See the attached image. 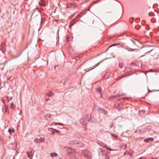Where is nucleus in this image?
Instances as JSON below:
<instances>
[{
    "mask_svg": "<svg viewBox=\"0 0 159 159\" xmlns=\"http://www.w3.org/2000/svg\"><path fill=\"white\" fill-rule=\"evenodd\" d=\"M82 153L84 157L89 159H91L92 158V154L90 152L87 150H83L82 152Z\"/></svg>",
    "mask_w": 159,
    "mask_h": 159,
    "instance_id": "obj_1",
    "label": "nucleus"
},
{
    "mask_svg": "<svg viewBox=\"0 0 159 159\" xmlns=\"http://www.w3.org/2000/svg\"><path fill=\"white\" fill-rule=\"evenodd\" d=\"M67 153L70 157H72L75 155V154L77 153H75V150L70 148H68L67 150Z\"/></svg>",
    "mask_w": 159,
    "mask_h": 159,
    "instance_id": "obj_2",
    "label": "nucleus"
},
{
    "mask_svg": "<svg viewBox=\"0 0 159 159\" xmlns=\"http://www.w3.org/2000/svg\"><path fill=\"white\" fill-rule=\"evenodd\" d=\"M78 6V4L75 2H68L66 5V7L69 8H76Z\"/></svg>",
    "mask_w": 159,
    "mask_h": 159,
    "instance_id": "obj_3",
    "label": "nucleus"
},
{
    "mask_svg": "<svg viewBox=\"0 0 159 159\" xmlns=\"http://www.w3.org/2000/svg\"><path fill=\"white\" fill-rule=\"evenodd\" d=\"M2 110L3 111L7 114L8 115L10 113V111L8 109L7 106L5 105L2 108Z\"/></svg>",
    "mask_w": 159,
    "mask_h": 159,
    "instance_id": "obj_4",
    "label": "nucleus"
},
{
    "mask_svg": "<svg viewBox=\"0 0 159 159\" xmlns=\"http://www.w3.org/2000/svg\"><path fill=\"white\" fill-rule=\"evenodd\" d=\"M130 133L131 132L129 131L125 132L123 133V136L126 137H129L131 136V134H130Z\"/></svg>",
    "mask_w": 159,
    "mask_h": 159,
    "instance_id": "obj_5",
    "label": "nucleus"
},
{
    "mask_svg": "<svg viewBox=\"0 0 159 159\" xmlns=\"http://www.w3.org/2000/svg\"><path fill=\"white\" fill-rule=\"evenodd\" d=\"M1 49L2 52L4 53L6 51V45L3 42H2L1 44Z\"/></svg>",
    "mask_w": 159,
    "mask_h": 159,
    "instance_id": "obj_6",
    "label": "nucleus"
},
{
    "mask_svg": "<svg viewBox=\"0 0 159 159\" xmlns=\"http://www.w3.org/2000/svg\"><path fill=\"white\" fill-rule=\"evenodd\" d=\"M100 145L101 146L104 147V148H107V149L108 150H110V151H113L114 150L113 149H111V148H108L107 147V145L104 143H100Z\"/></svg>",
    "mask_w": 159,
    "mask_h": 159,
    "instance_id": "obj_7",
    "label": "nucleus"
},
{
    "mask_svg": "<svg viewBox=\"0 0 159 159\" xmlns=\"http://www.w3.org/2000/svg\"><path fill=\"white\" fill-rule=\"evenodd\" d=\"M81 157L77 153L75 154V155L73 156L72 159H81Z\"/></svg>",
    "mask_w": 159,
    "mask_h": 159,
    "instance_id": "obj_8",
    "label": "nucleus"
},
{
    "mask_svg": "<svg viewBox=\"0 0 159 159\" xmlns=\"http://www.w3.org/2000/svg\"><path fill=\"white\" fill-rule=\"evenodd\" d=\"M98 111L100 112L103 113L105 114H107V112L106 111L104 110L102 108H99L98 109Z\"/></svg>",
    "mask_w": 159,
    "mask_h": 159,
    "instance_id": "obj_9",
    "label": "nucleus"
},
{
    "mask_svg": "<svg viewBox=\"0 0 159 159\" xmlns=\"http://www.w3.org/2000/svg\"><path fill=\"white\" fill-rule=\"evenodd\" d=\"M80 123L84 127H85L86 125V123L85 122L84 119H81L80 120Z\"/></svg>",
    "mask_w": 159,
    "mask_h": 159,
    "instance_id": "obj_10",
    "label": "nucleus"
},
{
    "mask_svg": "<svg viewBox=\"0 0 159 159\" xmlns=\"http://www.w3.org/2000/svg\"><path fill=\"white\" fill-rule=\"evenodd\" d=\"M153 138H148L144 139V141L146 142H149L150 141H152L153 140Z\"/></svg>",
    "mask_w": 159,
    "mask_h": 159,
    "instance_id": "obj_11",
    "label": "nucleus"
},
{
    "mask_svg": "<svg viewBox=\"0 0 159 159\" xmlns=\"http://www.w3.org/2000/svg\"><path fill=\"white\" fill-rule=\"evenodd\" d=\"M26 153L27 154L28 157L29 158H30L33 156V154L32 153V151L27 152Z\"/></svg>",
    "mask_w": 159,
    "mask_h": 159,
    "instance_id": "obj_12",
    "label": "nucleus"
},
{
    "mask_svg": "<svg viewBox=\"0 0 159 159\" xmlns=\"http://www.w3.org/2000/svg\"><path fill=\"white\" fill-rule=\"evenodd\" d=\"M153 52L151 54L152 56H153V55H154V54H155L156 53V52L155 51H154L153 49H152L150 50V51H148L147 52H146L145 53V54H146L148 52Z\"/></svg>",
    "mask_w": 159,
    "mask_h": 159,
    "instance_id": "obj_13",
    "label": "nucleus"
},
{
    "mask_svg": "<svg viewBox=\"0 0 159 159\" xmlns=\"http://www.w3.org/2000/svg\"><path fill=\"white\" fill-rule=\"evenodd\" d=\"M111 135L112 137L115 138V140H116L118 139V136L116 134L114 133H111Z\"/></svg>",
    "mask_w": 159,
    "mask_h": 159,
    "instance_id": "obj_14",
    "label": "nucleus"
},
{
    "mask_svg": "<svg viewBox=\"0 0 159 159\" xmlns=\"http://www.w3.org/2000/svg\"><path fill=\"white\" fill-rule=\"evenodd\" d=\"M96 90V92H99L100 94H102V90L100 87L97 88Z\"/></svg>",
    "mask_w": 159,
    "mask_h": 159,
    "instance_id": "obj_15",
    "label": "nucleus"
},
{
    "mask_svg": "<svg viewBox=\"0 0 159 159\" xmlns=\"http://www.w3.org/2000/svg\"><path fill=\"white\" fill-rule=\"evenodd\" d=\"M15 132V130L14 129H8V132L10 133V134L11 135L12 133H14Z\"/></svg>",
    "mask_w": 159,
    "mask_h": 159,
    "instance_id": "obj_16",
    "label": "nucleus"
},
{
    "mask_svg": "<svg viewBox=\"0 0 159 159\" xmlns=\"http://www.w3.org/2000/svg\"><path fill=\"white\" fill-rule=\"evenodd\" d=\"M50 156L51 157H57V153L55 152L52 153H50Z\"/></svg>",
    "mask_w": 159,
    "mask_h": 159,
    "instance_id": "obj_17",
    "label": "nucleus"
},
{
    "mask_svg": "<svg viewBox=\"0 0 159 159\" xmlns=\"http://www.w3.org/2000/svg\"><path fill=\"white\" fill-rule=\"evenodd\" d=\"M16 105L13 103H12L11 105V108L12 110H14L15 108Z\"/></svg>",
    "mask_w": 159,
    "mask_h": 159,
    "instance_id": "obj_18",
    "label": "nucleus"
},
{
    "mask_svg": "<svg viewBox=\"0 0 159 159\" xmlns=\"http://www.w3.org/2000/svg\"><path fill=\"white\" fill-rule=\"evenodd\" d=\"M145 112V111L144 110L139 111V113L140 115H143Z\"/></svg>",
    "mask_w": 159,
    "mask_h": 159,
    "instance_id": "obj_19",
    "label": "nucleus"
},
{
    "mask_svg": "<svg viewBox=\"0 0 159 159\" xmlns=\"http://www.w3.org/2000/svg\"><path fill=\"white\" fill-rule=\"evenodd\" d=\"M91 118V116L89 115H87L86 116V119L88 121H89Z\"/></svg>",
    "mask_w": 159,
    "mask_h": 159,
    "instance_id": "obj_20",
    "label": "nucleus"
},
{
    "mask_svg": "<svg viewBox=\"0 0 159 159\" xmlns=\"http://www.w3.org/2000/svg\"><path fill=\"white\" fill-rule=\"evenodd\" d=\"M34 141L36 143H39L41 142L40 140L37 138L35 139H34Z\"/></svg>",
    "mask_w": 159,
    "mask_h": 159,
    "instance_id": "obj_21",
    "label": "nucleus"
},
{
    "mask_svg": "<svg viewBox=\"0 0 159 159\" xmlns=\"http://www.w3.org/2000/svg\"><path fill=\"white\" fill-rule=\"evenodd\" d=\"M83 13L81 12L79 14H78L77 16H76V18H80L81 17H82L83 16Z\"/></svg>",
    "mask_w": 159,
    "mask_h": 159,
    "instance_id": "obj_22",
    "label": "nucleus"
},
{
    "mask_svg": "<svg viewBox=\"0 0 159 159\" xmlns=\"http://www.w3.org/2000/svg\"><path fill=\"white\" fill-rule=\"evenodd\" d=\"M12 98L10 97H7L6 98V101H7V102H8L10 100H12Z\"/></svg>",
    "mask_w": 159,
    "mask_h": 159,
    "instance_id": "obj_23",
    "label": "nucleus"
},
{
    "mask_svg": "<svg viewBox=\"0 0 159 159\" xmlns=\"http://www.w3.org/2000/svg\"><path fill=\"white\" fill-rule=\"evenodd\" d=\"M47 95L48 97H52L53 95V93L52 92L47 93Z\"/></svg>",
    "mask_w": 159,
    "mask_h": 159,
    "instance_id": "obj_24",
    "label": "nucleus"
},
{
    "mask_svg": "<svg viewBox=\"0 0 159 159\" xmlns=\"http://www.w3.org/2000/svg\"><path fill=\"white\" fill-rule=\"evenodd\" d=\"M52 115L51 114H47L45 115V117L47 119L51 117Z\"/></svg>",
    "mask_w": 159,
    "mask_h": 159,
    "instance_id": "obj_25",
    "label": "nucleus"
},
{
    "mask_svg": "<svg viewBox=\"0 0 159 159\" xmlns=\"http://www.w3.org/2000/svg\"><path fill=\"white\" fill-rule=\"evenodd\" d=\"M124 65L122 63H120L119 64V66L120 67V68H122L123 66Z\"/></svg>",
    "mask_w": 159,
    "mask_h": 159,
    "instance_id": "obj_26",
    "label": "nucleus"
},
{
    "mask_svg": "<svg viewBox=\"0 0 159 159\" xmlns=\"http://www.w3.org/2000/svg\"><path fill=\"white\" fill-rule=\"evenodd\" d=\"M101 62V61H100V62H99L98 63H97V64H96V65H95V66H94V67H93V68H95V67H96V66H98L99 65V63Z\"/></svg>",
    "mask_w": 159,
    "mask_h": 159,
    "instance_id": "obj_27",
    "label": "nucleus"
},
{
    "mask_svg": "<svg viewBox=\"0 0 159 159\" xmlns=\"http://www.w3.org/2000/svg\"><path fill=\"white\" fill-rule=\"evenodd\" d=\"M39 139L40 140L41 142L42 141H43L45 140L44 138H40Z\"/></svg>",
    "mask_w": 159,
    "mask_h": 159,
    "instance_id": "obj_28",
    "label": "nucleus"
},
{
    "mask_svg": "<svg viewBox=\"0 0 159 159\" xmlns=\"http://www.w3.org/2000/svg\"><path fill=\"white\" fill-rule=\"evenodd\" d=\"M99 0H97L95 1H94L91 4V5H93L94 4H96L98 2V1Z\"/></svg>",
    "mask_w": 159,
    "mask_h": 159,
    "instance_id": "obj_29",
    "label": "nucleus"
},
{
    "mask_svg": "<svg viewBox=\"0 0 159 159\" xmlns=\"http://www.w3.org/2000/svg\"><path fill=\"white\" fill-rule=\"evenodd\" d=\"M135 133H138L139 134L141 133L142 132L140 130H135Z\"/></svg>",
    "mask_w": 159,
    "mask_h": 159,
    "instance_id": "obj_30",
    "label": "nucleus"
},
{
    "mask_svg": "<svg viewBox=\"0 0 159 159\" xmlns=\"http://www.w3.org/2000/svg\"><path fill=\"white\" fill-rule=\"evenodd\" d=\"M83 55V54H81L79 55H77V56L76 57L77 58H80Z\"/></svg>",
    "mask_w": 159,
    "mask_h": 159,
    "instance_id": "obj_31",
    "label": "nucleus"
},
{
    "mask_svg": "<svg viewBox=\"0 0 159 159\" xmlns=\"http://www.w3.org/2000/svg\"><path fill=\"white\" fill-rule=\"evenodd\" d=\"M114 125V124H113V122H111V123L110 124V128H112L113 126Z\"/></svg>",
    "mask_w": 159,
    "mask_h": 159,
    "instance_id": "obj_32",
    "label": "nucleus"
},
{
    "mask_svg": "<svg viewBox=\"0 0 159 159\" xmlns=\"http://www.w3.org/2000/svg\"><path fill=\"white\" fill-rule=\"evenodd\" d=\"M125 76H126V75H123L121 77L118 78H117V80H119L120 79H121V78H123V77H125Z\"/></svg>",
    "mask_w": 159,
    "mask_h": 159,
    "instance_id": "obj_33",
    "label": "nucleus"
},
{
    "mask_svg": "<svg viewBox=\"0 0 159 159\" xmlns=\"http://www.w3.org/2000/svg\"><path fill=\"white\" fill-rule=\"evenodd\" d=\"M129 98L127 97H125V98H121V99H123V100H126V99H129Z\"/></svg>",
    "mask_w": 159,
    "mask_h": 159,
    "instance_id": "obj_34",
    "label": "nucleus"
},
{
    "mask_svg": "<svg viewBox=\"0 0 159 159\" xmlns=\"http://www.w3.org/2000/svg\"><path fill=\"white\" fill-rule=\"evenodd\" d=\"M123 95H124V94H121V95H117L116 96V97H115V98H116V97H120V96H121Z\"/></svg>",
    "mask_w": 159,
    "mask_h": 159,
    "instance_id": "obj_35",
    "label": "nucleus"
},
{
    "mask_svg": "<svg viewBox=\"0 0 159 159\" xmlns=\"http://www.w3.org/2000/svg\"><path fill=\"white\" fill-rule=\"evenodd\" d=\"M131 65H133L134 66H136L137 64L135 62H133L131 64Z\"/></svg>",
    "mask_w": 159,
    "mask_h": 159,
    "instance_id": "obj_36",
    "label": "nucleus"
},
{
    "mask_svg": "<svg viewBox=\"0 0 159 159\" xmlns=\"http://www.w3.org/2000/svg\"><path fill=\"white\" fill-rule=\"evenodd\" d=\"M45 20V19L43 18H41V22H43Z\"/></svg>",
    "mask_w": 159,
    "mask_h": 159,
    "instance_id": "obj_37",
    "label": "nucleus"
},
{
    "mask_svg": "<svg viewBox=\"0 0 159 159\" xmlns=\"http://www.w3.org/2000/svg\"><path fill=\"white\" fill-rule=\"evenodd\" d=\"M2 100L4 104L7 102V101H6V99L5 100L4 99H2Z\"/></svg>",
    "mask_w": 159,
    "mask_h": 159,
    "instance_id": "obj_38",
    "label": "nucleus"
},
{
    "mask_svg": "<svg viewBox=\"0 0 159 159\" xmlns=\"http://www.w3.org/2000/svg\"><path fill=\"white\" fill-rule=\"evenodd\" d=\"M62 125V124H61V123H55L54 124L55 125Z\"/></svg>",
    "mask_w": 159,
    "mask_h": 159,
    "instance_id": "obj_39",
    "label": "nucleus"
},
{
    "mask_svg": "<svg viewBox=\"0 0 159 159\" xmlns=\"http://www.w3.org/2000/svg\"><path fill=\"white\" fill-rule=\"evenodd\" d=\"M42 6H45L46 5L44 4H43V3H42V4H41Z\"/></svg>",
    "mask_w": 159,
    "mask_h": 159,
    "instance_id": "obj_40",
    "label": "nucleus"
},
{
    "mask_svg": "<svg viewBox=\"0 0 159 159\" xmlns=\"http://www.w3.org/2000/svg\"><path fill=\"white\" fill-rule=\"evenodd\" d=\"M77 143V144H78V143L77 142H76V141H75V143Z\"/></svg>",
    "mask_w": 159,
    "mask_h": 159,
    "instance_id": "obj_41",
    "label": "nucleus"
},
{
    "mask_svg": "<svg viewBox=\"0 0 159 159\" xmlns=\"http://www.w3.org/2000/svg\"><path fill=\"white\" fill-rule=\"evenodd\" d=\"M55 130L56 131H57L58 132V130Z\"/></svg>",
    "mask_w": 159,
    "mask_h": 159,
    "instance_id": "obj_42",
    "label": "nucleus"
},
{
    "mask_svg": "<svg viewBox=\"0 0 159 159\" xmlns=\"http://www.w3.org/2000/svg\"><path fill=\"white\" fill-rule=\"evenodd\" d=\"M49 98H48V99H47L46 100V101H47L48 100Z\"/></svg>",
    "mask_w": 159,
    "mask_h": 159,
    "instance_id": "obj_43",
    "label": "nucleus"
},
{
    "mask_svg": "<svg viewBox=\"0 0 159 159\" xmlns=\"http://www.w3.org/2000/svg\"><path fill=\"white\" fill-rule=\"evenodd\" d=\"M139 159H142V157H140L139 158Z\"/></svg>",
    "mask_w": 159,
    "mask_h": 159,
    "instance_id": "obj_44",
    "label": "nucleus"
},
{
    "mask_svg": "<svg viewBox=\"0 0 159 159\" xmlns=\"http://www.w3.org/2000/svg\"><path fill=\"white\" fill-rule=\"evenodd\" d=\"M56 68V66H54V68Z\"/></svg>",
    "mask_w": 159,
    "mask_h": 159,
    "instance_id": "obj_45",
    "label": "nucleus"
},
{
    "mask_svg": "<svg viewBox=\"0 0 159 159\" xmlns=\"http://www.w3.org/2000/svg\"><path fill=\"white\" fill-rule=\"evenodd\" d=\"M143 56H144V55H143L141 57H143Z\"/></svg>",
    "mask_w": 159,
    "mask_h": 159,
    "instance_id": "obj_46",
    "label": "nucleus"
},
{
    "mask_svg": "<svg viewBox=\"0 0 159 159\" xmlns=\"http://www.w3.org/2000/svg\"><path fill=\"white\" fill-rule=\"evenodd\" d=\"M76 123L75 122V124L76 125Z\"/></svg>",
    "mask_w": 159,
    "mask_h": 159,
    "instance_id": "obj_47",
    "label": "nucleus"
}]
</instances>
